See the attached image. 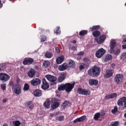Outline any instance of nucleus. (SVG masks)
<instances>
[{
  "mask_svg": "<svg viewBox=\"0 0 126 126\" xmlns=\"http://www.w3.org/2000/svg\"><path fill=\"white\" fill-rule=\"evenodd\" d=\"M101 72V68L97 66H94L90 68L88 71V73L90 76L92 77H95V76H98Z\"/></svg>",
  "mask_w": 126,
  "mask_h": 126,
  "instance_id": "obj_1",
  "label": "nucleus"
},
{
  "mask_svg": "<svg viewBox=\"0 0 126 126\" xmlns=\"http://www.w3.org/2000/svg\"><path fill=\"white\" fill-rule=\"evenodd\" d=\"M46 78L50 82L52 83V85H55V84H57V77H55L52 75H46Z\"/></svg>",
  "mask_w": 126,
  "mask_h": 126,
  "instance_id": "obj_2",
  "label": "nucleus"
},
{
  "mask_svg": "<svg viewBox=\"0 0 126 126\" xmlns=\"http://www.w3.org/2000/svg\"><path fill=\"white\" fill-rule=\"evenodd\" d=\"M74 83H66L65 84V90L67 93H69L74 88Z\"/></svg>",
  "mask_w": 126,
  "mask_h": 126,
  "instance_id": "obj_3",
  "label": "nucleus"
},
{
  "mask_svg": "<svg viewBox=\"0 0 126 126\" xmlns=\"http://www.w3.org/2000/svg\"><path fill=\"white\" fill-rule=\"evenodd\" d=\"M51 102L52 103L51 105V108L52 109H56L60 106V103H59V99L58 98H53L51 99Z\"/></svg>",
  "mask_w": 126,
  "mask_h": 126,
  "instance_id": "obj_4",
  "label": "nucleus"
},
{
  "mask_svg": "<svg viewBox=\"0 0 126 126\" xmlns=\"http://www.w3.org/2000/svg\"><path fill=\"white\" fill-rule=\"evenodd\" d=\"M9 78H10L9 75L3 73H0V80L2 81V82L7 81V80H9Z\"/></svg>",
  "mask_w": 126,
  "mask_h": 126,
  "instance_id": "obj_5",
  "label": "nucleus"
},
{
  "mask_svg": "<svg viewBox=\"0 0 126 126\" xmlns=\"http://www.w3.org/2000/svg\"><path fill=\"white\" fill-rule=\"evenodd\" d=\"M117 104L119 106H120L121 107H125V108H126V97H123L119 99V100L117 102Z\"/></svg>",
  "mask_w": 126,
  "mask_h": 126,
  "instance_id": "obj_6",
  "label": "nucleus"
},
{
  "mask_svg": "<svg viewBox=\"0 0 126 126\" xmlns=\"http://www.w3.org/2000/svg\"><path fill=\"white\" fill-rule=\"evenodd\" d=\"M105 54H106V50L103 48H101L96 52L95 56L96 58L100 59V58H102Z\"/></svg>",
  "mask_w": 126,
  "mask_h": 126,
  "instance_id": "obj_7",
  "label": "nucleus"
},
{
  "mask_svg": "<svg viewBox=\"0 0 126 126\" xmlns=\"http://www.w3.org/2000/svg\"><path fill=\"white\" fill-rule=\"evenodd\" d=\"M124 79V75L122 74H118L116 75L114 79V81L117 84L122 82Z\"/></svg>",
  "mask_w": 126,
  "mask_h": 126,
  "instance_id": "obj_8",
  "label": "nucleus"
},
{
  "mask_svg": "<svg viewBox=\"0 0 126 126\" xmlns=\"http://www.w3.org/2000/svg\"><path fill=\"white\" fill-rule=\"evenodd\" d=\"M34 63V60L31 58H26L24 59L23 62L24 65H28L29 64H32Z\"/></svg>",
  "mask_w": 126,
  "mask_h": 126,
  "instance_id": "obj_9",
  "label": "nucleus"
},
{
  "mask_svg": "<svg viewBox=\"0 0 126 126\" xmlns=\"http://www.w3.org/2000/svg\"><path fill=\"white\" fill-rule=\"evenodd\" d=\"M13 87L15 94L19 95L21 93V87L19 85H14Z\"/></svg>",
  "mask_w": 126,
  "mask_h": 126,
  "instance_id": "obj_10",
  "label": "nucleus"
},
{
  "mask_svg": "<svg viewBox=\"0 0 126 126\" xmlns=\"http://www.w3.org/2000/svg\"><path fill=\"white\" fill-rule=\"evenodd\" d=\"M77 92L79 94H82V95H90V94L91 93L90 91L81 88H79L77 90Z\"/></svg>",
  "mask_w": 126,
  "mask_h": 126,
  "instance_id": "obj_11",
  "label": "nucleus"
},
{
  "mask_svg": "<svg viewBox=\"0 0 126 126\" xmlns=\"http://www.w3.org/2000/svg\"><path fill=\"white\" fill-rule=\"evenodd\" d=\"M31 85L32 86H37V85H39V84H41V80L39 78H34L31 81Z\"/></svg>",
  "mask_w": 126,
  "mask_h": 126,
  "instance_id": "obj_12",
  "label": "nucleus"
},
{
  "mask_svg": "<svg viewBox=\"0 0 126 126\" xmlns=\"http://www.w3.org/2000/svg\"><path fill=\"white\" fill-rule=\"evenodd\" d=\"M50 85H49V83L47 82V80H46V79L43 78L42 79V85L41 86V88H42V89H44V90H46V89H48Z\"/></svg>",
  "mask_w": 126,
  "mask_h": 126,
  "instance_id": "obj_13",
  "label": "nucleus"
},
{
  "mask_svg": "<svg viewBox=\"0 0 126 126\" xmlns=\"http://www.w3.org/2000/svg\"><path fill=\"white\" fill-rule=\"evenodd\" d=\"M105 39H106V36L105 35H102L98 38H95L94 41L95 42H97V44H102V43H104Z\"/></svg>",
  "mask_w": 126,
  "mask_h": 126,
  "instance_id": "obj_14",
  "label": "nucleus"
},
{
  "mask_svg": "<svg viewBox=\"0 0 126 126\" xmlns=\"http://www.w3.org/2000/svg\"><path fill=\"white\" fill-rule=\"evenodd\" d=\"M117 45V42L115 39H112L110 42V53H114V49Z\"/></svg>",
  "mask_w": 126,
  "mask_h": 126,
  "instance_id": "obj_15",
  "label": "nucleus"
},
{
  "mask_svg": "<svg viewBox=\"0 0 126 126\" xmlns=\"http://www.w3.org/2000/svg\"><path fill=\"white\" fill-rule=\"evenodd\" d=\"M114 71L113 70L109 69L106 71L105 74H104V77L105 78H109L111 76H113Z\"/></svg>",
  "mask_w": 126,
  "mask_h": 126,
  "instance_id": "obj_16",
  "label": "nucleus"
},
{
  "mask_svg": "<svg viewBox=\"0 0 126 126\" xmlns=\"http://www.w3.org/2000/svg\"><path fill=\"white\" fill-rule=\"evenodd\" d=\"M68 67V65H67V63H64L62 65L59 66L58 69L59 70L61 71H63V70H65Z\"/></svg>",
  "mask_w": 126,
  "mask_h": 126,
  "instance_id": "obj_17",
  "label": "nucleus"
},
{
  "mask_svg": "<svg viewBox=\"0 0 126 126\" xmlns=\"http://www.w3.org/2000/svg\"><path fill=\"white\" fill-rule=\"evenodd\" d=\"M86 119V116H83L81 117H80L79 118H77L73 121L74 124H76V123H81L82 122H84V120Z\"/></svg>",
  "mask_w": 126,
  "mask_h": 126,
  "instance_id": "obj_18",
  "label": "nucleus"
},
{
  "mask_svg": "<svg viewBox=\"0 0 126 126\" xmlns=\"http://www.w3.org/2000/svg\"><path fill=\"white\" fill-rule=\"evenodd\" d=\"M36 74V71L34 70V69H31L30 71L28 72V75L29 77L32 78L34 77V76Z\"/></svg>",
  "mask_w": 126,
  "mask_h": 126,
  "instance_id": "obj_19",
  "label": "nucleus"
},
{
  "mask_svg": "<svg viewBox=\"0 0 126 126\" xmlns=\"http://www.w3.org/2000/svg\"><path fill=\"white\" fill-rule=\"evenodd\" d=\"M43 105L45 108L49 109L51 107V99L50 98L47 99Z\"/></svg>",
  "mask_w": 126,
  "mask_h": 126,
  "instance_id": "obj_20",
  "label": "nucleus"
},
{
  "mask_svg": "<svg viewBox=\"0 0 126 126\" xmlns=\"http://www.w3.org/2000/svg\"><path fill=\"white\" fill-rule=\"evenodd\" d=\"M67 65L68 67L73 68V67H75V62L73 60H69V63Z\"/></svg>",
  "mask_w": 126,
  "mask_h": 126,
  "instance_id": "obj_21",
  "label": "nucleus"
},
{
  "mask_svg": "<svg viewBox=\"0 0 126 126\" xmlns=\"http://www.w3.org/2000/svg\"><path fill=\"white\" fill-rule=\"evenodd\" d=\"M89 84L90 85H95V86L98 84V80L95 79H91L89 80Z\"/></svg>",
  "mask_w": 126,
  "mask_h": 126,
  "instance_id": "obj_22",
  "label": "nucleus"
},
{
  "mask_svg": "<svg viewBox=\"0 0 126 126\" xmlns=\"http://www.w3.org/2000/svg\"><path fill=\"white\" fill-rule=\"evenodd\" d=\"M65 78V74L62 73L60 75V77L58 79V82H63Z\"/></svg>",
  "mask_w": 126,
  "mask_h": 126,
  "instance_id": "obj_23",
  "label": "nucleus"
},
{
  "mask_svg": "<svg viewBox=\"0 0 126 126\" xmlns=\"http://www.w3.org/2000/svg\"><path fill=\"white\" fill-rule=\"evenodd\" d=\"M33 94L35 96V97H40V96H42V92L39 90H36L33 92Z\"/></svg>",
  "mask_w": 126,
  "mask_h": 126,
  "instance_id": "obj_24",
  "label": "nucleus"
},
{
  "mask_svg": "<svg viewBox=\"0 0 126 126\" xmlns=\"http://www.w3.org/2000/svg\"><path fill=\"white\" fill-rule=\"evenodd\" d=\"M118 96V94L116 93L111 94L105 96V99H113V98H116Z\"/></svg>",
  "mask_w": 126,
  "mask_h": 126,
  "instance_id": "obj_25",
  "label": "nucleus"
},
{
  "mask_svg": "<svg viewBox=\"0 0 126 126\" xmlns=\"http://www.w3.org/2000/svg\"><path fill=\"white\" fill-rule=\"evenodd\" d=\"M64 60V56L63 55L59 57L56 60L57 63H62Z\"/></svg>",
  "mask_w": 126,
  "mask_h": 126,
  "instance_id": "obj_26",
  "label": "nucleus"
},
{
  "mask_svg": "<svg viewBox=\"0 0 126 126\" xmlns=\"http://www.w3.org/2000/svg\"><path fill=\"white\" fill-rule=\"evenodd\" d=\"M85 67H88V64L84 63H80L79 69L80 70H82V69H84Z\"/></svg>",
  "mask_w": 126,
  "mask_h": 126,
  "instance_id": "obj_27",
  "label": "nucleus"
},
{
  "mask_svg": "<svg viewBox=\"0 0 126 126\" xmlns=\"http://www.w3.org/2000/svg\"><path fill=\"white\" fill-rule=\"evenodd\" d=\"M44 56L47 59H51V58H53V55L52 52H49V51H47L45 53Z\"/></svg>",
  "mask_w": 126,
  "mask_h": 126,
  "instance_id": "obj_28",
  "label": "nucleus"
},
{
  "mask_svg": "<svg viewBox=\"0 0 126 126\" xmlns=\"http://www.w3.org/2000/svg\"><path fill=\"white\" fill-rule=\"evenodd\" d=\"M27 106L28 108L30 109V110H32L33 108H34V104L32 103V101H29L27 103Z\"/></svg>",
  "mask_w": 126,
  "mask_h": 126,
  "instance_id": "obj_29",
  "label": "nucleus"
},
{
  "mask_svg": "<svg viewBox=\"0 0 126 126\" xmlns=\"http://www.w3.org/2000/svg\"><path fill=\"white\" fill-rule=\"evenodd\" d=\"M58 89L59 91H63L64 90H65V84H61L59 86Z\"/></svg>",
  "mask_w": 126,
  "mask_h": 126,
  "instance_id": "obj_30",
  "label": "nucleus"
},
{
  "mask_svg": "<svg viewBox=\"0 0 126 126\" xmlns=\"http://www.w3.org/2000/svg\"><path fill=\"white\" fill-rule=\"evenodd\" d=\"M112 59H113L112 55L108 54L105 56L104 62L106 63V62L110 61V60H112Z\"/></svg>",
  "mask_w": 126,
  "mask_h": 126,
  "instance_id": "obj_31",
  "label": "nucleus"
},
{
  "mask_svg": "<svg viewBox=\"0 0 126 126\" xmlns=\"http://www.w3.org/2000/svg\"><path fill=\"white\" fill-rule=\"evenodd\" d=\"M94 37H99V35H101V33L98 31H95L93 32Z\"/></svg>",
  "mask_w": 126,
  "mask_h": 126,
  "instance_id": "obj_32",
  "label": "nucleus"
},
{
  "mask_svg": "<svg viewBox=\"0 0 126 126\" xmlns=\"http://www.w3.org/2000/svg\"><path fill=\"white\" fill-rule=\"evenodd\" d=\"M121 53V50L119 49H113V52H111V54H114V55H119Z\"/></svg>",
  "mask_w": 126,
  "mask_h": 126,
  "instance_id": "obj_33",
  "label": "nucleus"
},
{
  "mask_svg": "<svg viewBox=\"0 0 126 126\" xmlns=\"http://www.w3.org/2000/svg\"><path fill=\"white\" fill-rule=\"evenodd\" d=\"M92 31H94V30H98L100 29V26H94L92 28H91Z\"/></svg>",
  "mask_w": 126,
  "mask_h": 126,
  "instance_id": "obj_34",
  "label": "nucleus"
},
{
  "mask_svg": "<svg viewBox=\"0 0 126 126\" xmlns=\"http://www.w3.org/2000/svg\"><path fill=\"white\" fill-rule=\"evenodd\" d=\"M13 125H14V126H19L21 125V123L19 121H15L13 122Z\"/></svg>",
  "mask_w": 126,
  "mask_h": 126,
  "instance_id": "obj_35",
  "label": "nucleus"
},
{
  "mask_svg": "<svg viewBox=\"0 0 126 126\" xmlns=\"http://www.w3.org/2000/svg\"><path fill=\"white\" fill-rule=\"evenodd\" d=\"M49 66L50 62H49V61H45L43 63V66H45V67H48Z\"/></svg>",
  "mask_w": 126,
  "mask_h": 126,
  "instance_id": "obj_36",
  "label": "nucleus"
},
{
  "mask_svg": "<svg viewBox=\"0 0 126 126\" xmlns=\"http://www.w3.org/2000/svg\"><path fill=\"white\" fill-rule=\"evenodd\" d=\"M64 119V117L63 116H60L56 118L57 121H60V122L63 121Z\"/></svg>",
  "mask_w": 126,
  "mask_h": 126,
  "instance_id": "obj_37",
  "label": "nucleus"
},
{
  "mask_svg": "<svg viewBox=\"0 0 126 126\" xmlns=\"http://www.w3.org/2000/svg\"><path fill=\"white\" fill-rule=\"evenodd\" d=\"M119 124V122H112L109 125V126H118Z\"/></svg>",
  "mask_w": 126,
  "mask_h": 126,
  "instance_id": "obj_38",
  "label": "nucleus"
},
{
  "mask_svg": "<svg viewBox=\"0 0 126 126\" xmlns=\"http://www.w3.org/2000/svg\"><path fill=\"white\" fill-rule=\"evenodd\" d=\"M100 116H101V114L99 113H96L94 116V120H97L98 119H99Z\"/></svg>",
  "mask_w": 126,
  "mask_h": 126,
  "instance_id": "obj_39",
  "label": "nucleus"
},
{
  "mask_svg": "<svg viewBox=\"0 0 126 126\" xmlns=\"http://www.w3.org/2000/svg\"><path fill=\"white\" fill-rule=\"evenodd\" d=\"M86 34H87V31H82L79 32V35L80 36H84L85 35H86Z\"/></svg>",
  "mask_w": 126,
  "mask_h": 126,
  "instance_id": "obj_40",
  "label": "nucleus"
},
{
  "mask_svg": "<svg viewBox=\"0 0 126 126\" xmlns=\"http://www.w3.org/2000/svg\"><path fill=\"white\" fill-rule=\"evenodd\" d=\"M30 87L29 86V85H28V84H25L24 87V90L25 91H27L28 90H29Z\"/></svg>",
  "mask_w": 126,
  "mask_h": 126,
  "instance_id": "obj_41",
  "label": "nucleus"
},
{
  "mask_svg": "<svg viewBox=\"0 0 126 126\" xmlns=\"http://www.w3.org/2000/svg\"><path fill=\"white\" fill-rule=\"evenodd\" d=\"M60 27H57L56 28V30L55 31V33H56L57 35H60L61 34V30H60Z\"/></svg>",
  "mask_w": 126,
  "mask_h": 126,
  "instance_id": "obj_42",
  "label": "nucleus"
},
{
  "mask_svg": "<svg viewBox=\"0 0 126 126\" xmlns=\"http://www.w3.org/2000/svg\"><path fill=\"white\" fill-rule=\"evenodd\" d=\"M84 62H85V63H86V64H88V66H89V63H90V59L88 58H84Z\"/></svg>",
  "mask_w": 126,
  "mask_h": 126,
  "instance_id": "obj_43",
  "label": "nucleus"
},
{
  "mask_svg": "<svg viewBox=\"0 0 126 126\" xmlns=\"http://www.w3.org/2000/svg\"><path fill=\"white\" fill-rule=\"evenodd\" d=\"M69 50H72V51H76V48L74 46H72L70 44L68 45Z\"/></svg>",
  "mask_w": 126,
  "mask_h": 126,
  "instance_id": "obj_44",
  "label": "nucleus"
},
{
  "mask_svg": "<svg viewBox=\"0 0 126 126\" xmlns=\"http://www.w3.org/2000/svg\"><path fill=\"white\" fill-rule=\"evenodd\" d=\"M126 52H124L121 57V59L124 60H126Z\"/></svg>",
  "mask_w": 126,
  "mask_h": 126,
  "instance_id": "obj_45",
  "label": "nucleus"
},
{
  "mask_svg": "<svg viewBox=\"0 0 126 126\" xmlns=\"http://www.w3.org/2000/svg\"><path fill=\"white\" fill-rule=\"evenodd\" d=\"M112 114H116L118 112V107L115 106L113 109L111 111Z\"/></svg>",
  "mask_w": 126,
  "mask_h": 126,
  "instance_id": "obj_46",
  "label": "nucleus"
},
{
  "mask_svg": "<svg viewBox=\"0 0 126 126\" xmlns=\"http://www.w3.org/2000/svg\"><path fill=\"white\" fill-rule=\"evenodd\" d=\"M0 86L2 90H5V89H6V85L5 84H2Z\"/></svg>",
  "mask_w": 126,
  "mask_h": 126,
  "instance_id": "obj_47",
  "label": "nucleus"
},
{
  "mask_svg": "<svg viewBox=\"0 0 126 126\" xmlns=\"http://www.w3.org/2000/svg\"><path fill=\"white\" fill-rule=\"evenodd\" d=\"M46 40H47V37H46V36H42V38H41V41L44 42V41H46Z\"/></svg>",
  "mask_w": 126,
  "mask_h": 126,
  "instance_id": "obj_48",
  "label": "nucleus"
},
{
  "mask_svg": "<svg viewBox=\"0 0 126 126\" xmlns=\"http://www.w3.org/2000/svg\"><path fill=\"white\" fill-rule=\"evenodd\" d=\"M84 55V52L83 51H81L78 53V56H83Z\"/></svg>",
  "mask_w": 126,
  "mask_h": 126,
  "instance_id": "obj_49",
  "label": "nucleus"
},
{
  "mask_svg": "<svg viewBox=\"0 0 126 126\" xmlns=\"http://www.w3.org/2000/svg\"><path fill=\"white\" fill-rule=\"evenodd\" d=\"M67 105H68V102H67V101H65V102H64V103H63V107H65V106H67Z\"/></svg>",
  "mask_w": 126,
  "mask_h": 126,
  "instance_id": "obj_50",
  "label": "nucleus"
},
{
  "mask_svg": "<svg viewBox=\"0 0 126 126\" xmlns=\"http://www.w3.org/2000/svg\"><path fill=\"white\" fill-rule=\"evenodd\" d=\"M56 51L57 52V53H60L61 52V50H60L59 47L56 48Z\"/></svg>",
  "mask_w": 126,
  "mask_h": 126,
  "instance_id": "obj_51",
  "label": "nucleus"
},
{
  "mask_svg": "<svg viewBox=\"0 0 126 126\" xmlns=\"http://www.w3.org/2000/svg\"><path fill=\"white\" fill-rule=\"evenodd\" d=\"M2 7V4L1 3V0H0V8Z\"/></svg>",
  "mask_w": 126,
  "mask_h": 126,
  "instance_id": "obj_52",
  "label": "nucleus"
},
{
  "mask_svg": "<svg viewBox=\"0 0 126 126\" xmlns=\"http://www.w3.org/2000/svg\"><path fill=\"white\" fill-rule=\"evenodd\" d=\"M123 49H126V44L122 46Z\"/></svg>",
  "mask_w": 126,
  "mask_h": 126,
  "instance_id": "obj_53",
  "label": "nucleus"
},
{
  "mask_svg": "<svg viewBox=\"0 0 126 126\" xmlns=\"http://www.w3.org/2000/svg\"><path fill=\"white\" fill-rule=\"evenodd\" d=\"M72 43H73V44H76V40H73L72 41Z\"/></svg>",
  "mask_w": 126,
  "mask_h": 126,
  "instance_id": "obj_54",
  "label": "nucleus"
},
{
  "mask_svg": "<svg viewBox=\"0 0 126 126\" xmlns=\"http://www.w3.org/2000/svg\"><path fill=\"white\" fill-rule=\"evenodd\" d=\"M111 66L113 67V68H114L115 67V66H116V65H115V64H112L111 65Z\"/></svg>",
  "mask_w": 126,
  "mask_h": 126,
  "instance_id": "obj_55",
  "label": "nucleus"
},
{
  "mask_svg": "<svg viewBox=\"0 0 126 126\" xmlns=\"http://www.w3.org/2000/svg\"><path fill=\"white\" fill-rule=\"evenodd\" d=\"M6 101H7L6 99H3L2 102H3V103H5V102H6Z\"/></svg>",
  "mask_w": 126,
  "mask_h": 126,
  "instance_id": "obj_56",
  "label": "nucleus"
},
{
  "mask_svg": "<svg viewBox=\"0 0 126 126\" xmlns=\"http://www.w3.org/2000/svg\"><path fill=\"white\" fill-rule=\"evenodd\" d=\"M2 126H8V125H7V124H4Z\"/></svg>",
  "mask_w": 126,
  "mask_h": 126,
  "instance_id": "obj_57",
  "label": "nucleus"
},
{
  "mask_svg": "<svg viewBox=\"0 0 126 126\" xmlns=\"http://www.w3.org/2000/svg\"><path fill=\"white\" fill-rule=\"evenodd\" d=\"M105 115H106V113H102L101 116H105Z\"/></svg>",
  "mask_w": 126,
  "mask_h": 126,
  "instance_id": "obj_58",
  "label": "nucleus"
},
{
  "mask_svg": "<svg viewBox=\"0 0 126 126\" xmlns=\"http://www.w3.org/2000/svg\"><path fill=\"white\" fill-rule=\"evenodd\" d=\"M123 42H125V43H126V38L123 40Z\"/></svg>",
  "mask_w": 126,
  "mask_h": 126,
  "instance_id": "obj_59",
  "label": "nucleus"
},
{
  "mask_svg": "<svg viewBox=\"0 0 126 126\" xmlns=\"http://www.w3.org/2000/svg\"><path fill=\"white\" fill-rule=\"evenodd\" d=\"M125 118H126V113L124 114Z\"/></svg>",
  "mask_w": 126,
  "mask_h": 126,
  "instance_id": "obj_60",
  "label": "nucleus"
},
{
  "mask_svg": "<svg viewBox=\"0 0 126 126\" xmlns=\"http://www.w3.org/2000/svg\"><path fill=\"white\" fill-rule=\"evenodd\" d=\"M125 125L126 126V122L125 123Z\"/></svg>",
  "mask_w": 126,
  "mask_h": 126,
  "instance_id": "obj_61",
  "label": "nucleus"
},
{
  "mask_svg": "<svg viewBox=\"0 0 126 126\" xmlns=\"http://www.w3.org/2000/svg\"><path fill=\"white\" fill-rule=\"evenodd\" d=\"M125 5L126 6V3H125Z\"/></svg>",
  "mask_w": 126,
  "mask_h": 126,
  "instance_id": "obj_62",
  "label": "nucleus"
},
{
  "mask_svg": "<svg viewBox=\"0 0 126 126\" xmlns=\"http://www.w3.org/2000/svg\"><path fill=\"white\" fill-rule=\"evenodd\" d=\"M36 68H38V67H36Z\"/></svg>",
  "mask_w": 126,
  "mask_h": 126,
  "instance_id": "obj_63",
  "label": "nucleus"
},
{
  "mask_svg": "<svg viewBox=\"0 0 126 126\" xmlns=\"http://www.w3.org/2000/svg\"><path fill=\"white\" fill-rule=\"evenodd\" d=\"M51 116H53V115H51Z\"/></svg>",
  "mask_w": 126,
  "mask_h": 126,
  "instance_id": "obj_64",
  "label": "nucleus"
}]
</instances>
